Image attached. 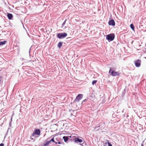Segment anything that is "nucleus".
Listing matches in <instances>:
<instances>
[{
    "instance_id": "9",
    "label": "nucleus",
    "mask_w": 146,
    "mask_h": 146,
    "mask_svg": "<svg viewBox=\"0 0 146 146\" xmlns=\"http://www.w3.org/2000/svg\"><path fill=\"white\" fill-rule=\"evenodd\" d=\"M104 146H112V145L108 140H106L104 143Z\"/></svg>"
},
{
    "instance_id": "5",
    "label": "nucleus",
    "mask_w": 146,
    "mask_h": 146,
    "mask_svg": "<svg viewBox=\"0 0 146 146\" xmlns=\"http://www.w3.org/2000/svg\"><path fill=\"white\" fill-rule=\"evenodd\" d=\"M141 61L140 60L138 59L137 60L134 61L135 65L136 67H139L141 65Z\"/></svg>"
},
{
    "instance_id": "28",
    "label": "nucleus",
    "mask_w": 146,
    "mask_h": 146,
    "mask_svg": "<svg viewBox=\"0 0 146 146\" xmlns=\"http://www.w3.org/2000/svg\"><path fill=\"white\" fill-rule=\"evenodd\" d=\"M124 110H123L122 111V112H123Z\"/></svg>"
},
{
    "instance_id": "32",
    "label": "nucleus",
    "mask_w": 146,
    "mask_h": 146,
    "mask_svg": "<svg viewBox=\"0 0 146 146\" xmlns=\"http://www.w3.org/2000/svg\"><path fill=\"white\" fill-rule=\"evenodd\" d=\"M100 127V126H98V127Z\"/></svg>"
},
{
    "instance_id": "35",
    "label": "nucleus",
    "mask_w": 146,
    "mask_h": 146,
    "mask_svg": "<svg viewBox=\"0 0 146 146\" xmlns=\"http://www.w3.org/2000/svg\"><path fill=\"white\" fill-rule=\"evenodd\" d=\"M145 46H146V44H145Z\"/></svg>"
},
{
    "instance_id": "2",
    "label": "nucleus",
    "mask_w": 146,
    "mask_h": 146,
    "mask_svg": "<svg viewBox=\"0 0 146 146\" xmlns=\"http://www.w3.org/2000/svg\"><path fill=\"white\" fill-rule=\"evenodd\" d=\"M115 35L113 34H110L106 35V39L109 42L113 41Z\"/></svg>"
},
{
    "instance_id": "8",
    "label": "nucleus",
    "mask_w": 146,
    "mask_h": 146,
    "mask_svg": "<svg viewBox=\"0 0 146 146\" xmlns=\"http://www.w3.org/2000/svg\"><path fill=\"white\" fill-rule=\"evenodd\" d=\"M109 25H112L114 26L115 25V23L113 19H112L109 21L108 23Z\"/></svg>"
},
{
    "instance_id": "13",
    "label": "nucleus",
    "mask_w": 146,
    "mask_h": 146,
    "mask_svg": "<svg viewBox=\"0 0 146 146\" xmlns=\"http://www.w3.org/2000/svg\"><path fill=\"white\" fill-rule=\"evenodd\" d=\"M74 111L72 109H70L69 110V112H70V115L71 116L73 115V113Z\"/></svg>"
},
{
    "instance_id": "14",
    "label": "nucleus",
    "mask_w": 146,
    "mask_h": 146,
    "mask_svg": "<svg viewBox=\"0 0 146 146\" xmlns=\"http://www.w3.org/2000/svg\"><path fill=\"white\" fill-rule=\"evenodd\" d=\"M7 41L6 40L4 41H1L0 42V46L1 45H3L5 44L6 42Z\"/></svg>"
},
{
    "instance_id": "24",
    "label": "nucleus",
    "mask_w": 146,
    "mask_h": 146,
    "mask_svg": "<svg viewBox=\"0 0 146 146\" xmlns=\"http://www.w3.org/2000/svg\"><path fill=\"white\" fill-rule=\"evenodd\" d=\"M50 128L53 131H55V130H54L53 129H55V128H52L51 127V125L50 126Z\"/></svg>"
},
{
    "instance_id": "10",
    "label": "nucleus",
    "mask_w": 146,
    "mask_h": 146,
    "mask_svg": "<svg viewBox=\"0 0 146 146\" xmlns=\"http://www.w3.org/2000/svg\"><path fill=\"white\" fill-rule=\"evenodd\" d=\"M50 143V141H49L48 139L46 140L45 142L44 143H43L42 146H48Z\"/></svg>"
},
{
    "instance_id": "4",
    "label": "nucleus",
    "mask_w": 146,
    "mask_h": 146,
    "mask_svg": "<svg viewBox=\"0 0 146 146\" xmlns=\"http://www.w3.org/2000/svg\"><path fill=\"white\" fill-rule=\"evenodd\" d=\"M40 131L39 129H36L34 131L32 134V136H34L35 135H40Z\"/></svg>"
},
{
    "instance_id": "25",
    "label": "nucleus",
    "mask_w": 146,
    "mask_h": 146,
    "mask_svg": "<svg viewBox=\"0 0 146 146\" xmlns=\"http://www.w3.org/2000/svg\"><path fill=\"white\" fill-rule=\"evenodd\" d=\"M0 146H4V145L3 143H1L0 144Z\"/></svg>"
},
{
    "instance_id": "11",
    "label": "nucleus",
    "mask_w": 146,
    "mask_h": 146,
    "mask_svg": "<svg viewBox=\"0 0 146 146\" xmlns=\"http://www.w3.org/2000/svg\"><path fill=\"white\" fill-rule=\"evenodd\" d=\"M7 16L8 19H11L13 17V15L12 14L8 13L7 15Z\"/></svg>"
},
{
    "instance_id": "21",
    "label": "nucleus",
    "mask_w": 146,
    "mask_h": 146,
    "mask_svg": "<svg viewBox=\"0 0 146 146\" xmlns=\"http://www.w3.org/2000/svg\"><path fill=\"white\" fill-rule=\"evenodd\" d=\"M63 134V133H57L56 134L57 135H56L55 136L58 135H62Z\"/></svg>"
},
{
    "instance_id": "20",
    "label": "nucleus",
    "mask_w": 146,
    "mask_h": 146,
    "mask_svg": "<svg viewBox=\"0 0 146 146\" xmlns=\"http://www.w3.org/2000/svg\"><path fill=\"white\" fill-rule=\"evenodd\" d=\"M65 142L67 141L68 140V137H63Z\"/></svg>"
},
{
    "instance_id": "17",
    "label": "nucleus",
    "mask_w": 146,
    "mask_h": 146,
    "mask_svg": "<svg viewBox=\"0 0 146 146\" xmlns=\"http://www.w3.org/2000/svg\"><path fill=\"white\" fill-rule=\"evenodd\" d=\"M75 141L76 142L77 141H78V142L80 143H81L83 141V140L82 139H80L78 138H77V140H75Z\"/></svg>"
},
{
    "instance_id": "23",
    "label": "nucleus",
    "mask_w": 146,
    "mask_h": 146,
    "mask_svg": "<svg viewBox=\"0 0 146 146\" xmlns=\"http://www.w3.org/2000/svg\"><path fill=\"white\" fill-rule=\"evenodd\" d=\"M112 70V68H110V70L109 71V73H110V72H111V70Z\"/></svg>"
},
{
    "instance_id": "16",
    "label": "nucleus",
    "mask_w": 146,
    "mask_h": 146,
    "mask_svg": "<svg viewBox=\"0 0 146 146\" xmlns=\"http://www.w3.org/2000/svg\"><path fill=\"white\" fill-rule=\"evenodd\" d=\"M130 27L134 31V26L133 24H130Z\"/></svg>"
},
{
    "instance_id": "33",
    "label": "nucleus",
    "mask_w": 146,
    "mask_h": 146,
    "mask_svg": "<svg viewBox=\"0 0 146 146\" xmlns=\"http://www.w3.org/2000/svg\"><path fill=\"white\" fill-rule=\"evenodd\" d=\"M6 135H5V137H6Z\"/></svg>"
},
{
    "instance_id": "22",
    "label": "nucleus",
    "mask_w": 146,
    "mask_h": 146,
    "mask_svg": "<svg viewBox=\"0 0 146 146\" xmlns=\"http://www.w3.org/2000/svg\"><path fill=\"white\" fill-rule=\"evenodd\" d=\"M62 137H71V136H63V135H62Z\"/></svg>"
},
{
    "instance_id": "31",
    "label": "nucleus",
    "mask_w": 146,
    "mask_h": 146,
    "mask_svg": "<svg viewBox=\"0 0 146 146\" xmlns=\"http://www.w3.org/2000/svg\"><path fill=\"white\" fill-rule=\"evenodd\" d=\"M11 123H9V125H11Z\"/></svg>"
},
{
    "instance_id": "1",
    "label": "nucleus",
    "mask_w": 146,
    "mask_h": 146,
    "mask_svg": "<svg viewBox=\"0 0 146 146\" xmlns=\"http://www.w3.org/2000/svg\"><path fill=\"white\" fill-rule=\"evenodd\" d=\"M64 123L62 121H58L56 124H54L51 125V127L52 128H55L53 129L54 130H56L57 129V127H59L60 129H63L64 128Z\"/></svg>"
},
{
    "instance_id": "19",
    "label": "nucleus",
    "mask_w": 146,
    "mask_h": 146,
    "mask_svg": "<svg viewBox=\"0 0 146 146\" xmlns=\"http://www.w3.org/2000/svg\"><path fill=\"white\" fill-rule=\"evenodd\" d=\"M67 20L66 19L64 21V22L62 24V27H63V26L65 25V24L66 23V21Z\"/></svg>"
},
{
    "instance_id": "34",
    "label": "nucleus",
    "mask_w": 146,
    "mask_h": 146,
    "mask_svg": "<svg viewBox=\"0 0 146 146\" xmlns=\"http://www.w3.org/2000/svg\"><path fill=\"white\" fill-rule=\"evenodd\" d=\"M11 120H12V118H11Z\"/></svg>"
},
{
    "instance_id": "6",
    "label": "nucleus",
    "mask_w": 146,
    "mask_h": 146,
    "mask_svg": "<svg viewBox=\"0 0 146 146\" xmlns=\"http://www.w3.org/2000/svg\"><path fill=\"white\" fill-rule=\"evenodd\" d=\"M83 95L82 94H79L76 97V99L74 100L77 101L79 102L82 98L83 97Z\"/></svg>"
},
{
    "instance_id": "27",
    "label": "nucleus",
    "mask_w": 146,
    "mask_h": 146,
    "mask_svg": "<svg viewBox=\"0 0 146 146\" xmlns=\"http://www.w3.org/2000/svg\"><path fill=\"white\" fill-rule=\"evenodd\" d=\"M30 139H33V138L32 137H30Z\"/></svg>"
},
{
    "instance_id": "29",
    "label": "nucleus",
    "mask_w": 146,
    "mask_h": 146,
    "mask_svg": "<svg viewBox=\"0 0 146 146\" xmlns=\"http://www.w3.org/2000/svg\"><path fill=\"white\" fill-rule=\"evenodd\" d=\"M123 92H124V93H125V90H124Z\"/></svg>"
},
{
    "instance_id": "15",
    "label": "nucleus",
    "mask_w": 146,
    "mask_h": 146,
    "mask_svg": "<svg viewBox=\"0 0 146 146\" xmlns=\"http://www.w3.org/2000/svg\"><path fill=\"white\" fill-rule=\"evenodd\" d=\"M49 141H50V143H51V141H53L54 142H55L56 144H57L58 143V144H60V142H55L54 141V137H53V138L51 140H49Z\"/></svg>"
},
{
    "instance_id": "12",
    "label": "nucleus",
    "mask_w": 146,
    "mask_h": 146,
    "mask_svg": "<svg viewBox=\"0 0 146 146\" xmlns=\"http://www.w3.org/2000/svg\"><path fill=\"white\" fill-rule=\"evenodd\" d=\"M62 42H60L58 44L57 46L58 47L60 48L62 46Z\"/></svg>"
},
{
    "instance_id": "26",
    "label": "nucleus",
    "mask_w": 146,
    "mask_h": 146,
    "mask_svg": "<svg viewBox=\"0 0 146 146\" xmlns=\"http://www.w3.org/2000/svg\"><path fill=\"white\" fill-rule=\"evenodd\" d=\"M141 146H143V144H141Z\"/></svg>"
},
{
    "instance_id": "18",
    "label": "nucleus",
    "mask_w": 146,
    "mask_h": 146,
    "mask_svg": "<svg viewBox=\"0 0 146 146\" xmlns=\"http://www.w3.org/2000/svg\"><path fill=\"white\" fill-rule=\"evenodd\" d=\"M97 82V80H94L92 81V84L93 85H94L95 84H96V82Z\"/></svg>"
},
{
    "instance_id": "7",
    "label": "nucleus",
    "mask_w": 146,
    "mask_h": 146,
    "mask_svg": "<svg viewBox=\"0 0 146 146\" xmlns=\"http://www.w3.org/2000/svg\"><path fill=\"white\" fill-rule=\"evenodd\" d=\"M111 75L113 76H118L119 75V74L118 72H115L113 70L111 72Z\"/></svg>"
},
{
    "instance_id": "3",
    "label": "nucleus",
    "mask_w": 146,
    "mask_h": 146,
    "mask_svg": "<svg viewBox=\"0 0 146 146\" xmlns=\"http://www.w3.org/2000/svg\"><path fill=\"white\" fill-rule=\"evenodd\" d=\"M67 35L66 33H60L57 34V37L60 39L66 37Z\"/></svg>"
},
{
    "instance_id": "30",
    "label": "nucleus",
    "mask_w": 146,
    "mask_h": 146,
    "mask_svg": "<svg viewBox=\"0 0 146 146\" xmlns=\"http://www.w3.org/2000/svg\"><path fill=\"white\" fill-rule=\"evenodd\" d=\"M72 137H76V136H73Z\"/></svg>"
}]
</instances>
